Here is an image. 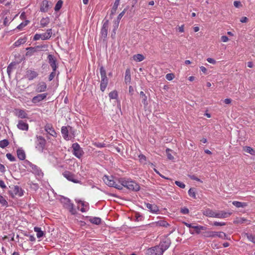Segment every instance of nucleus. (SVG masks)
Wrapping results in <instances>:
<instances>
[{
	"label": "nucleus",
	"mask_w": 255,
	"mask_h": 255,
	"mask_svg": "<svg viewBox=\"0 0 255 255\" xmlns=\"http://www.w3.org/2000/svg\"><path fill=\"white\" fill-rule=\"evenodd\" d=\"M119 183H121V185H122V187H126L129 190L135 191H138L139 190V186L134 181H127L124 179L121 178L119 179Z\"/></svg>",
	"instance_id": "1"
},
{
	"label": "nucleus",
	"mask_w": 255,
	"mask_h": 255,
	"mask_svg": "<svg viewBox=\"0 0 255 255\" xmlns=\"http://www.w3.org/2000/svg\"><path fill=\"white\" fill-rule=\"evenodd\" d=\"M103 180L105 183L110 187H114L118 189H122V185L117 184L114 180L112 176H108L105 175L103 177Z\"/></svg>",
	"instance_id": "2"
},
{
	"label": "nucleus",
	"mask_w": 255,
	"mask_h": 255,
	"mask_svg": "<svg viewBox=\"0 0 255 255\" xmlns=\"http://www.w3.org/2000/svg\"><path fill=\"white\" fill-rule=\"evenodd\" d=\"M203 236L206 238H214L218 237L220 238H226L227 239H228L227 238L226 234L223 232L207 231L203 233Z\"/></svg>",
	"instance_id": "3"
},
{
	"label": "nucleus",
	"mask_w": 255,
	"mask_h": 255,
	"mask_svg": "<svg viewBox=\"0 0 255 255\" xmlns=\"http://www.w3.org/2000/svg\"><path fill=\"white\" fill-rule=\"evenodd\" d=\"M37 146L36 148L41 152H43L46 144V140L44 137L41 136H37Z\"/></svg>",
	"instance_id": "4"
},
{
	"label": "nucleus",
	"mask_w": 255,
	"mask_h": 255,
	"mask_svg": "<svg viewBox=\"0 0 255 255\" xmlns=\"http://www.w3.org/2000/svg\"><path fill=\"white\" fill-rule=\"evenodd\" d=\"M73 148V154L78 158H80L82 155V150L80 145L77 143H74L72 145Z\"/></svg>",
	"instance_id": "5"
},
{
	"label": "nucleus",
	"mask_w": 255,
	"mask_h": 255,
	"mask_svg": "<svg viewBox=\"0 0 255 255\" xmlns=\"http://www.w3.org/2000/svg\"><path fill=\"white\" fill-rule=\"evenodd\" d=\"M63 176L68 180L75 183H80V181L75 178V175L69 171H65L63 173Z\"/></svg>",
	"instance_id": "6"
},
{
	"label": "nucleus",
	"mask_w": 255,
	"mask_h": 255,
	"mask_svg": "<svg viewBox=\"0 0 255 255\" xmlns=\"http://www.w3.org/2000/svg\"><path fill=\"white\" fill-rule=\"evenodd\" d=\"M148 254L150 255H162L163 252L160 248L157 246L148 249Z\"/></svg>",
	"instance_id": "7"
},
{
	"label": "nucleus",
	"mask_w": 255,
	"mask_h": 255,
	"mask_svg": "<svg viewBox=\"0 0 255 255\" xmlns=\"http://www.w3.org/2000/svg\"><path fill=\"white\" fill-rule=\"evenodd\" d=\"M108 28H109V20H107L104 23L102 28V29H101L102 36L104 38H106L107 36Z\"/></svg>",
	"instance_id": "8"
},
{
	"label": "nucleus",
	"mask_w": 255,
	"mask_h": 255,
	"mask_svg": "<svg viewBox=\"0 0 255 255\" xmlns=\"http://www.w3.org/2000/svg\"><path fill=\"white\" fill-rule=\"evenodd\" d=\"M47 95V94L46 93L38 94L33 98L32 102L33 103H37L44 99L46 97Z\"/></svg>",
	"instance_id": "9"
},
{
	"label": "nucleus",
	"mask_w": 255,
	"mask_h": 255,
	"mask_svg": "<svg viewBox=\"0 0 255 255\" xmlns=\"http://www.w3.org/2000/svg\"><path fill=\"white\" fill-rule=\"evenodd\" d=\"M49 63L52 68L53 71H56L57 66L56 64V60L54 59L53 55L49 54L47 57Z\"/></svg>",
	"instance_id": "10"
},
{
	"label": "nucleus",
	"mask_w": 255,
	"mask_h": 255,
	"mask_svg": "<svg viewBox=\"0 0 255 255\" xmlns=\"http://www.w3.org/2000/svg\"><path fill=\"white\" fill-rule=\"evenodd\" d=\"M38 76V73L35 71L31 70H28L26 71V76L29 80H33Z\"/></svg>",
	"instance_id": "11"
},
{
	"label": "nucleus",
	"mask_w": 255,
	"mask_h": 255,
	"mask_svg": "<svg viewBox=\"0 0 255 255\" xmlns=\"http://www.w3.org/2000/svg\"><path fill=\"white\" fill-rule=\"evenodd\" d=\"M45 130L51 135L56 137L57 133L54 130V129L52 128V127L51 125L49 124H47L45 126Z\"/></svg>",
	"instance_id": "12"
},
{
	"label": "nucleus",
	"mask_w": 255,
	"mask_h": 255,
	"mask_svg": "<svg viewBox=\"0 0 255 255\" xmlns=\"http://www.w3.org/2000/svg\"><path fill=\"white\" fill-rule=\"evenodd\" d=\"M170 245V242L167 240L166 241L161 242L158 246L159 248H160L161 250L162 251V252L163 253L169 248Z\"/></svg>",
	"instance_id": "13"
},
{
	"label": "nucleus",
	"mask_w": 255,
	"mask_h": 255,
	"mask_svg": "<svg viewBox=\"0 0 255 255\" xmlns=\"http://www.w3.org/2000/svg\"><path fill=\"white\" fill-rule=\"evenodd\" d=\"M50 6L48 1L43 0L41 4L40 10L42 12H47Z\"/></svg>",
	"instance_id": "14"
},
{
	"label": "nucleus",
	"mask_w": 255,
	"mask_h": 255,
	"mask_svg": "<svg viewBox=\"0 0 255 255\" xmlns=\"http://www.w3.org/2000/svg\"><path fill=\"white\" fill-rule=\"evenodd\" d=\"M108 83V79L107 77L101 78L100 89L102 91L104 92L105 90V89L107 86Z\"/></svg>",
	"instance_id": "15"
},
{
	"label": "nucleus",
	"mask_w": 255,
	"mask_h": 255,
	"mask_svg": "<svg viewBox=\"0 0 255 255\" xmlns=\"http://www.w3.org/2000/svg\"><path fill=\"white\" fill-rule=\"evenodd\" d=\"M145 204L147 208H148L152 213H156L159 211L158 207L154 204H151L146 203Z\"/></svg>",
	"instance_id": "16"
},
{
	"label": "nucleus",
	"mask_w": 255,
	"mask_h": 255,
	"mask_svg": "<svg viewBox=\"0 0 255 255\" xmlns=\"http://www.w3.org/2000/svg\"><path fill=\"white\" fill-rule=\"evenodd\" d=\"M17 126L19 129L21 130H27L28 129V125L22 121H19Z\"/></svg>",
	"instance_id": "17"
},
{
	"label": "nucleus",
	"mask_w": 255,
	"mask_h": 255,
	"mask_svg": "<svg viewBox=\"0 0 255 255\" xmlns=\"http://www.w3.org/2000/svg\"><path fill=\"white\" fill-rule=\"evenodd\" d=\"M46 88L47 86L45 83L42 82L38 84L36 88V91L38 92H44L45 91Z\"/></svg>",
	"instance_id": "18"
},
{
	"label": "nucleus",
	"mask_w": 255,
	"mask_h": 255,
	"mask_svg": "<svg viewBox=\"0 0 255 255\" xmlns=\"http://www.w3.org/2000/svg\"><path fill=\"white\" fill-rule=\"evenodd\" d=\"M203 214L204 215L209 217H215V212L210 209H206L203 211Z\"/></svg>",
	"instance_id": "19"
},
{
	"label": "nucleus",
	"mask_w": 255,
	"mask_h": 255,
	"mask_svg": "<svg viewBox=\"0 0 255 255\" xmlns=\"http://www.w3.org/2000/svg\"><path fill=\"white\" fill-rule=\"evenodd\" d=\"M231 215L230 213H228L224 211H221L217 213H215V217L218 218H225L228 217Z\"/></svg>",
	"instance_id": "20"
},
{
	"label": "nucleus",
	"mask_w": 255,
	"mask_h": 255,
	"mask_svg": "<svg viewBox=\"0 0 255 255\" xmlns=\"http://www.w3.org/2000/svg\"><path fill=\"white\" fill-rule=\"evenodd\" d=\"M16 116L18 118L23 119L27 118V114L22 110H16L15 112Z\"/></svg>",
	"instance_id": "21"
},
{
	"label": "nucleus",
	"mask_w": 255,
	"mask_h": 255,
	"mask_svg": "<svg viewBox=\"0 0 255 255\" xmlns=\"http://www.w3.org/2000/svg\"><path fill=\"white\" fill-rule=\"evenodd\" d=\"M52 33V29H47L46 33L41 34V39L42 40H46L49 39L51 36Z\"/></svg>",
	"instance_id": "22"
},
{
	"label": "nucleus",
	"mask_w": 255,
	"mask_h": 255,
	"mask_svg": "<svg viewBox=\"0 0 255 255\" xmlns=\"http://www.w3.org/2000/svg\"><path fill=\"white\" fill-rule=\"evenodd\" d=\"M13 192L16 195H18L19 196H21L23 195V191L22 189L18 186H14Z\"/></svg>",
	"instance_id": "23"
},
{
	"label": "nucleus",
	"mask_w": 255,
	"mask_h": 255,
	"mask_svg": "<svg viewBox=\"0 0 255 255\" xmlns=\"http://www.w3.org/2000/svg\"><path fill=\"white\" fill-rule=\"evenodd\" d=\"M140 97L141 99V102L143 104L145 108L148 105L147 97L145 96V94L142 91H141L140 93Z\"/></svg>",
	"instance_id": "24"
},
{
	"label": "nucleus",
	"mask_w": 255,
	"mask_h": 255,
	"mask_svg": "<svg viewBox=\"0 0 255 255\" xmlns=\"http://www.w3.org/2000/svg\"><path fill=\"white\" fill-rule=\"evenodd\" d=\"M17 155L18 158L21 160L25 158V154L24 151L21 149H18L17 150Z\"/></svg>",
	"instance_id": "25"
},
{
	"label": "nucleus",
	"mask_w": 255,
	"mask_h": 255,
	"mask_svg": "<svg viewBox=\"0 0 255 255\" xmlns=\"http://www.w3.org/2000/svg\"><path fill=\"white\" fill-rule=\"evenodd\" d=\"M126 75L125 77V81L126 84L129 83L131 80V76H130V71L129 69H127L126 71Z\"/></svg>",
	"instance_id": "26"
},
{
	"label": "nucleus",
	"mask_w": 255,
	"mask_h": 255,
	"mask_svg": "<svg viewBox=\"0 0 255 255\" xmlns=\"http://www.w3.org/2000/svg\"><path fill=\"white\" fill-rule=\"evenodd\" d=\"M61 132L63 134V137L66 140H69L68 137V131L66 127H62L61 128Z\"/></svg>",
	"instance_id": "27"
},
{
	"label": "nucleus",
	"mask_w": 255,
	"mask_h": 255,
	"mask_svg": "<svg viewBox=\"0 0 255 255\" xmlns=\"http://www.w3.org/2000/svg\"><path fill=\"white\" fill-rule=\"evenodd\" d=\"M26 50H27V52L26 53V55H31L33 54L34 52H37L38 50H37L36 48L35 47H28L26 49Z\"/></svg>",
	"instance_id": "28"
},
{
	"label": "nucleus",
	"mask_w": 255,
	"mask_h": 255,
	"mask_svg": "<svg viewBox=\"0 0 255 255\" xmlns=\"http://www.w3.org/2000/svg\"><path fill=\"white\" fill-rule=\"evenodd\" d=\"M154 225L155 227H167V226L169 225V224L165 221L163 220H160L158 222H155Z\"/></svg>",
	"instance_id": "29"
},
{
	"label": "nucleus",
	"mask_w": 255,
	"mask_h": 255,
	"mask_svg": "<svg viewBox=\"0 0 255 255\" xmlns=\"http://www.w3.org/2000/svg\"><path fill=\"white\" fill-rule=\"evenodd\" d=\"M233 204L237 208H245L247 206V204L245 202H240L239 201H234Z\"/></svg>",
	"instance_id": "30"
},
{
	"label": "nucleus",
	"mask_w": 255,
	"mask_h": 255,
	"mask_svg": "<svg viewBox=\"0 0 255 255\" xmlns=\"http://www.w3.org/2000/svg\"><path fill=\"white\" fill-rule=\"evenodd\" d=\"M243 150L245 152L249 153L251 154V155L255 154V150L250 146H244L243 147Z\"/></svg>",
	"instance_id": "31"
},
{
	"label": "nucleus",
	"mask_w": 255,
	"mask_h": 255,
	"mask_svg": "<svg viewBox=\"0 0 255 255\" xmlns=\"http://www.w3.org/2000/svg\"><path fill=\"white\" fill-rule=\"evenodd\" d=\"M49 23V19L48 17L42 18L40 20V25L42 27L46 26Z\"/></svg>",
	"instance_id": "32"
},
{
	"label": "nucleus",
	"mask_w": 255,
	"mask_h": 255,
	"mask_svg": "<svg viewBox=\"0 0 255 255\" xmlns=\"http://www.w3.org/2000/svg\"><path fill=\"white\" fill-rule=\"evenodd\" d=\"M133 59L136 61L140 62L144 59V57L143 55L137 54L136 55H134L133 57Z\"/></svg>",
	"instance_id": "33"
},
{
	"label": "nucleus",
	"mask_w": 255,
	"mask_h": 255,
	"mask_svg": "<svg viewBox=\"0 0 255 255\" xmlns=\"http://www.w3.org/2000/svg\"><path fill=\"white\" fill-rule=\"evenodd\" d=\"M34 230L35 232L37 233L36 235L37 238H40L43 236V232L41 230V229L40 228L35 227Z\"/></svg>",
	"instance_id": "34"
},
{
	"label": "nucleus",
	"mask_w": 255,
	"mask_h": 255,
	"mask_svg": "<svg viewBox=\"0 0 255 255\" xmlns=\"http://www.w3.org/2000/svg\"><path fill=\"white\" fill-rule=\"evenodd\" d=\"M17 63L15 62H11L7 68V72L9 76L13 68L16 65Z\"/></svg>",
	"instance_id": "35"
},
{
	"label": "nucleus",
	"mask_w": 255,
	"mask_h": 255,
	"mask_svg": "<svg viewBox=\"0 0 255 255\" xmlns=\"http://www.w3.org/2000/svg\"><path fill=\"white\" fill-rule=\"evenodd\" d=\"M90 222L96 225H99L101 223V219L100 218L94 217L90 220Z\"/></svg>",
	"instance_id": "36"
},
{
	"label": "nucleus",
	"mask_w": 255,
	"mask_h": 255,
	"mask_svg": "<svg viewBox=\"0 0 255 255\" xmlns=\"http://www.w3.org/2000/svg\"><path fill=\"white\" fill-rule=\"evenodd\" d=\"M9 144V141L7 139H3L0 141V147L4 148Z\"/></svg>",
	"instance_id": "37"
},
{
	"label": "nucleus",
	"mask_w": 255,
	"mask_h": 255,
	"mask_svg": "<svg viewBox=\"0 0 255 255\" xmlns=\"http://www.w3.org/2000/svg\"><path fill=\"white\" fill-rule=\"evenodd\" d=\"M26 42V39L25 38H20L18 40H17L15 43H14V45L15 46H18L21 44H23Z\"/></svg>",
	"instance_id": "38"
},
{
	"label": "nucleus",
	"mask_w": 255,
	"mask_h": 255,
	"mask_svg": "<svg viewBox=\"0 0 255 255\" xmlns=\"http://www.w3.org/2000/svg\"><path fill=\"white\" fill-rule=\"evenodd\" d=\"M109 95L111 99H116L118 97V93L116 91H113L110 92Z\"/></svg>",
	"instance_id": "39"
},
{
	"label": "nucleus",
	"mask_w": 255,
	"mask_h": 255,
	"mask_svg": "<svg viewBox=\"0 0 255 255\" xmlns=\"http://www.w3.org/2000/svg\"><path fill=\"white\" fill-rule=\"evenodd\" d=\"M62 3H63V1L62 0H58L55 6V8H54L55 10L58 11L61 8Z\"/></svg>",
	"instance_id": "40"
},
{
	"label": "nucleus",
	"mask_w": 255,
	"mask_h": 255,
	"mask_svg": "<svg viewBox=\"0 0 255 255\" xmlns=\"http://www.w3.org/2000/svg\"><path fill=\"white\" fill-rule=\"evenodd\" d=\"M188 194L189 196L193 197L194 199H196V194L194 188H190L188 191Z\"/></svg>",
	"instance_id": "41"
},
{
	"label": "nucleus",
	"mask_w": 255,
	"mask_h": 255,
	"mask_svg": "<svg viewBox=\"0 0 255 255\" xmlns=\"http://www.w3.org/2000/svg\"><path fill=\"white\" fill-rule=\"evenodd\" d=\"M100 74L101 78H107L106 70L103 66L100 68Z\"/></svg>",
	"instance_id": "42"
},
{
	"label": "nucleus",
	"mask_w": 255,
	"mask_h": 255,
	"mask_svg": "<svg viewBox=\"0 0 255 255\" xmlns=\"http://www.w3.org/2000/svg\"><path fill=\"white\" fill-rule=\"evenodd\" d=\"M38 51H41V50H45L47 47L48 45H40L35 46Z\"/></svg>",
	"instance_id": "43"
},
{
	"label": "nucleus",
	"mask_w": 255,
	"mask_h": 255,
	"mask_svg": "<svg viewBox=\"0 0 255 255\" xmlns=\"http://www.w3.org/2000/svg\"><path fill=\"white\" fill-rule=\"evenodd\" d=\"M171 150L169 148H167L166 149V153L167 154V158L168 159L172 160L174 159V156L171 155V154L169 152Z\"/></svg>",
	"instance_id": "44"
},
{
	"label": "nucleus",
	"mask_w": 255,
	"mask_h": 255,
	"mask_svg": "<svg viewBox=\"0 0 255 255\" xmlns=\"http://www.w3.org/2000/svg\"><path fill=\"white\" fill-rule=\"evenodd\" d=\"M119 5V3H116V2L114 3L113 7V8H112V10H111V14H115L116 13V10H117V8L118 7Z\"/></svg>",
	"instance_id": "45"
},
{
	"label": "nucleus",
	"mask_w": 255,
	"mask_h": 255,
	"mask_svg": "<svg viewBox=\"0 0 255 255\" xmlns=\"http://www.w3.org/2000/svg\"><path fill=\"white\" fill-rule=\"evenodd\" d=\"M247 238L252 242L255 243V235L246 234Z\"/></svg>",
	"instance_id": "46"
},
{
	"label": "nucleus",
	"mask_w": 255,
	"mask_h": 255,
	"mask_svg": "<svg viewBox=\"0 0 255 255\" xmlns=\"http://www.w3.org/2000/svg\"><path fill=\"white\" fill-rule=\"evenodd\" d=\"M28 22H29L28 20H26L24 22H22L18 26H17V28L18 29H21L23 27L25 26L28 24Z\"/></svg>",
	"instance_id": "47"
},
{
	"label": "nucleus",
	"mask_w": 255,
	"mask_h": 255,
	"mask_svg": "<svg viewBox=\"0 0 255 255\" xmlns=\"http://www.w3.org/2000/svg\"><path fill=\"white\" fill-rule=\"evenodd\" d=\"M68 208L72 214H75V211L73 209V204L72 203H69L68 205Z\"/></svg>",
	"instance_id": "48"
},
{
	"label": "nucleus",
	"mask_w": 255,
	"mask_h": 255,
	"mask_svg": "<svg viewBox=\"0 0 255 255\" xmlns=\"http://www.w3.org/2000/svg\"><path fill=\"white\" fill-rule=\"evenodd\" d=\"M6 156L11 161H14L15 160V158L11 153H7Z\"/></svg>",
	"instance_id": "49"
},
{
	"label": "nucleus",
	"mask_w": 255,
	"mask_h": 255,
	"mask_svg": "<svg viewBox=\"0 0 255 255\" xmlns=\"http://www.w3.org/2000/svg\"><path fill=\"white\" fill-rule=\"evenodd\" d=\"M174 78V75L173 73H168L166 75V79L169 81L172 80Z\"/></svg>",
	"instance_id": "50"
},
{
	"label": "nucleus",
	"mask_w": 255,
	"mask_h": 255,
	"mask_svg": "<svg viewBox=\"0 0 255 255\" xmlns=\"http://www.w3.org/2000/svg\"><path fill=\"white\" fill-rule=\"evenodd\" d=\"M0 203L2 205H7V202L4 199V198L1 195H0Z\"/></svg>",
	"instance_id": "51"
},
{
	"label": "nucleus",
	"mask_w": 255,
	"mask_h": 255,
	"mask_svg": "<svg viewBox=\"0 0 255 255\" xmlns=\"http://www.w3.org/2000/svg\"><path fill=\"white\" fill-rule=\"evenodd\" d=\"M138 157L140 162L143 163L146 161V157L143 154L139 155Z\"/></svg>",
	"instance_id": "52"
},
{
	"label": "nucleus",
	"mask_w": 255,
	"mask_h": 255,
	"mask_svg": "<svg viewBox=\"0 0 255 255\" xmlns=\"http://www.w3.org/2000/svg\"><path fill=\"white\" fill-rule=\"evenodd\" d=\"M175 183L176 184V185H177L178 186L181 188H184L185 187V185L180 181H176Z\"/></svg>",
	"instance_id": "53"
},
{
	"label": "nucleus",
	"mask_w": 255,
	"mask_h": 255,
	"mask_svg": "<svg viewBox=\"0 0 255 255\" xmlns=\"http://www.w3.org/2000/svg\"><path fill=\"white\" fill-rule=\"evenodd\" d=\"M127 10V8H125L124 10L119 14L117 18L118 20H120L122 18V17L124 16Z\"/></svg>",
	"instance_id": "54"
},
{
	"label": "nucleus",
	"mask_w": 255,
	"mask_h": 255,
	"mask_svg": "<svg viewBox=\"0 0 255 255\" xmlns=\"http://www.w3.org/2000/svg\"><path fill=\"white\" fill-rule=\"evenodd\" d=\"M234 5L236 7L239 8L242 6V4L240 1L236 0L234 2Z\"/></svg>",
	"instance_id": "55"
},
{
	"label": "nucleus",
	"mask_w": 255,
	"mask_h": 255,
	"mask_svg": "<svg viewBox=\"0 0 255 255\" xmlns=\"http://www.w3.org/2000/svg\"><path fill=\"white\" fill-rule=\"evenodd\" d=\"M55 75H56L55 71H53V72L51 73V74H50V75L49 76V80L51 81L52 80H53V79L55 76Z\"/></svg>",
	"instance_id": "56"
},
{
	"label": "nucleus",
	"mask_w": 255,
	"mask_h": 255,
	"mask_svg": "<svg viewBox=\"0 0 255 255\" xmlns=\"http://www.w3.org/2000/svg\"><path fill=\"white\" fill-rule=\"evenodd\" d=\"M181 212L183 214H187L189 213V210L187 208H184L181 209Z\"/></svg>",
	"instance_id": "57"
},
{
	"label": "nucleus",
	"mask_w": 255,
	"mask_h": 255,
	"mask_svg": "<svg viewBox=\"0 0 255 255\" xmlns=\"http://www.w3.org/2000/svg\"><path fill=\"white\" fill-rule=\"evenodd\" d=\"M189 176L190 177V178L192 179V180H196L197 181H199V182H202V181L200 179H199L198 178H197L196 176H195V175H189Z\"/></svg>",
	"instance_id": "58"
},
{
	"label": "nucleus",
	"mask_w": 255,
	"mask_h": 255,
	"mask_svg": "<svg viewBox=\"0 0 255 255\" xmlns=\"http://www.w3.org/2000/svg\"><path fill=\"white\" fill-rule=\"evenodd\" d=\"M42 37V35L41 34H36L34 37H33V40H39L40 38H41Z\"/></svg>",
	"instance_id": "59"
},
{
	"label": "nucleus",
	"mask_w": 255,
	"mask_h": 255,
	"mask_svg": "<svg viewBox=\"0 0 255 255\" xmlns=\"http://www.w3.org/2000/svg\"><path fill=\"white\" fill-rule=\"evenodd\" d=\"M94 145L95 146H96L97 147H105L106 146V144L105 143H99V142L95 143L94 144Z\"/></svg>",
	"instance_id": "60"
},
{
	"label": "nucleus",
	"mask_w": 255,
	"mask_h": 255,
	"mask_svg": "<svg viewBox=\"0 0 255 255\" xmlns=\"http://www.w3.org/2000/svg\"><path fill=\"white\" fill-rule=\"evenodd\" d=\"M193 229H199L200 231L201 230H205L206 229V227H203V226H195V227H193Z\"/></svg>",
	"instance_id": "61"
},
{
	"label": "nucleus",
	"mask_w": 255,
	"mask_h": 255,
	"mask_svg": "<svg viewBox=\"0 0 255 255\" xmlns=\"http://www.w3.org/2000/svg\"><path fill=\"white\" fill-rule=\"evenodd\" d=\"M248 21V18L246 16L242 17L240 21L242 23H246Z\"/></svg>",
	"instance_id": "62"
},
{
	"label": "nucleus",
	"mask_w": 255,
	"mask_h": 255,
	"mask_svg": "<svg viewBox=\"0 0 255 255\" xmlns=\"http://www.w3.org/2000/svg\"><path fill=\"white\" fill-rule=\"evenodd\" d=\"M207 60L210 63H212V64H213L216 63V61L214 59H212L211 58H207Z\"/></svg>",
	"instance_id": "63"
},
{
	"label": "nucleus",
	"mask_w": 255,
	"mask_h": 255,
	"mask_svg": "<svg viewBox=\"0 0 255 255\" xmlns=\"http://www.w3.org/2000/svg\"><path fill=\"white\" fill-rule=\"evenodd\" d=\"M221 40L224 42H226L229 40V38L227 36H222L221 37Z\"/></svg>",
	"instance_id": "64"
}]
</instances>
